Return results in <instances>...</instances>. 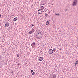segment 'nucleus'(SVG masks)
<instances>
[{"instance_id": "7", "label": "nucleus", "mask_w": 78, "mask_h": 78, "mask_svg": "<svg viewBox=\"0 0 78 78\" xmlns=\"http://www.w3.org/2000/svg\"><path fill=\"white\" fill-rule=\"evenodd\" d=\"M38 33V34L42 38V33L41 32H38L37 33Z\"/></svg>"}, {"instance_id": "25", "label": "nucleus", "mask_w": 78, "mask_h": 78, "mask_svg": "<svg viewBox=\"0 0 78 78\" xmlns=\"http://www.w3.org/2000/svg\"><path fill=\"white\" fill-rule=\"evenodd\" d=\"M17 66H20V64L18 63V64L17 65Z\"/></svg>"}, {"instance_id": "22", "label": "nucleus", "mask_w": 78, "mask_h": 78, "mask_svg": "<svg viewBox=\"0 0 78 78\" xmlns=\"http://www.w3.org/2000/svg\"><path fill=\"white\" fill-rule=\"evenodd\" d=\"M78 62H76L75 64H78Z\"/></svg>"}, {"instance_id": "28", "label": "nucleus", "mask_w": 78, "mask_h": 78, "mask_svg": "<svg viewBox=\"0 0 78 78\" xmlns=\"http://www.w3.org/2000/svg\"><path fill=\"white\" fill-rule=\"evenodd\" d=\"M1 17V14L0 15V18Z\"/></svg>"}, {"instance_id": "5", "label": "nucleus", "mask_w": 78, "mask_h": 78, "mask_svg": "<svg viewBox=\"0 0 78 78\" xmlns=\"http://www.w3.org/2000/svg\"><path fill=\"white\" fill-rule=\"evenodd\" d=\"M6 24H5V27H9V23L8 22H5Z\"/></svg>"}, {"instance_id": "15", "label": "nucleus", "mask_w": 78, "mask_h": 78, "mask_svg": "<svg viewBox=\"0 0 78 78\" xmlns=\"http://www.w3.org/2000/svg\"><path fill=\"white\" fill-rule=\"evenodd\" d=\"M55 16H59V15H60V14H59V13H55Z\"/></svg>"}, {"instance_id": "6", "label": "nucleus", "mask_w": 78, "mask_h": 78, "mask_svg": "<svg viewBox=\"0 0 78 78\" xmlns=\"http://www.w3.org/2000/svg\"><path fill=\"white\" fill-rule=\"evenodd\" d=\"M38 34V33H36L34 34V37H35L36 38H37V35Z\"/></svg>"}, {"instance_id": "17", "label": "nucleus", "mask_w": 78, "mask_h": 78, "mask_svg": "<svg viewBox=\"0 0 78 78\" xmlns=\"http://www.w3.org/2000/svg\"><path fill=\"white\" fill-rule=\"evenodd\" d=\"M2 58V56L0 55V59H1Z\"/></svg>"}, {"instance_id": "11", "label": "nucleus", "mask_w": 78, "mask_h": 78, "mask_svg": "<svg viewBox=\"0 0 78 78\" xmlns=\"http://www.w3.org/2000/svg\"><path fill=\"white\" fill-rule=\"evenodd\" d=\"M46 25H49V21H47L46 23Z\"/></svg>"}, {"instance_id": "27", "label": "nucleus", "mask_w": 78, "mask_h": 78, "mask_svg": "<svg viewBox=\"0 0 78 78\" xmlns=\"http://www.w3.org/2000/svg\"><path fill=\"white\" fill-rule=\"evenodd\" d=\"M56 71L57 72H58V70L57 69H56Z\"/></svg>"}, {"instance_id": "30", "label": "nucleus", "mask_w": 78, "mask_h": 78, "mask_svg": "<svg viewBox=\"0 0 78 78\" xmlns=\"http://www.w3.org/2000/svg\"><path fill=\"white\" fill-rule=\"evenodd\" d=\"M66 11H67V9H66V10H65Z\"/></svg>"}, {"instance_id": "13", "label": "nucleus", "mask_w": 78, "mask_h": 78, "mask_svg": "<svg viewBox=\"0 0 78 78\" xmlns=\"http://www.w3.org/2000/svg\"><path fill=\"white\" fill-rule=\"evenodd\" d=\"M41 9H42V10L43 9H44V6H41Z\"/></svg>"}, {"instance_id": "29", "label": "nucleus", "mask_w": 78, "mask_h": 78, "mask_svg": "<svg viewBox=\"0 0 78 78\" xmlns=\"http://www.w3.org/2000/svg\"><path fill=\"white\" fill-rule=\"evenodd\" d=\"M14 73V71H12V73Z\"/></svg>"}, {"instance_id": "24", "label": "nucleus", "mask_w": 78, "mask_h": 78, "mask_svg": "<svg viewBox=\"0 0 78 78\" xmlns=\"http://www.w3.org/2000/svg\"><path fill=\"white\" fill-rule=\"evenodd\" d=\"M78 62V60H77V61H76V62Z\"/></svg>"}, {"instance_id": "26", "label": "nucleus", "mask_w": 78, "mask_h": 78, "mask_svg": "<svg viewBox=\"0 0 78 78\" xmlns=\"http://www.w3.org/2000/svg\"><path fill=\"white\" fill-rule=\"evenodd\" d=\"M76 64H77L75 63V66H76Z\"/></svg>"}, {"instance_id": "21", "label": "nucleus", "mask_w": 78, "mask_h": 78, "mask_svg": "<svg viewBox=\"0 0 78 78\" xmlns=\"http://www.w3.org/2000/svg\"><path fill=\"white\" fill-rule=\"evenodd\" d=\"M48 15V14H46L45 15V16H47Z\"/></svg>"}, {"instance_id": "8", "label": "nucleus", "mask_w": 78, "mask_h": 78, "mask_svg": "<svg viewBox=\"0 0 78 78\" xmlns=\"http://www.w3.org/2000/svg\"><path fill=\"white\" fill-rule=\"evenodd\" d=\"M38 60L39 61H42V60H43V57H41L39 58Z\"/></svg>"}, {"instance_id": "4", "label": "nucleus", "mask_w": 78, "mask_h": 78, "mask_svg": "<svg viewBox=\"0 0 78 78\" xmlns=\"http://www.w3.org/2000/svg\"><path fill=\"white\" fill-rule=\"evenodd\" d=\"M76 3H77V0H75L73 3V5L75 6V5H76Z\"/></svg>"}, {"instance_id": "12", "label": "nucleus", "mask_w": 78, "mask_h": 78, "mask_svg": "<svg viewBox=\"0 0 78 78\" xmlns=\"http://www.w3.org/2000/svg\"><path fill=\"white\" fill-rule=\"evenodd\" d=\"M17 17H16L14 19H13V21H16V20H17Z\"/></svg>"}, {"instance_id": "10", "label": "nucleus", "mask_w": 78, "mask_h": 78, "mask_svg": "<svg viewBox=\"0 0 78 78\" xmlns=\"http://www.w3.org/2000/svg\"><path fill=\"white\" fill-rule=\"evenodd\" d=\"M51 77L52 78H56V76L55 75H53Z\"/></svg>"}, {"instance_id": "9", "label": "nucleus", "mask_w": 78, "mask_h": 78, "mask_svg": "<svg viewBox=\"0 0 78 78\" xmlns=\"http://www.w3.org/2000/svg\"><path fill=\"white\" fill-rule=\"evenodd\" d=\"M37 39H42V38L41 36H40L39 34H38L37 35Z\"/></svg>"}, {"instance_id": "31", "label": "nucleus", "mask_w": 78, "mask_h": 78, "mask_svg": "<svg viewBox=\"0 0 78 78\" xmlns=\"http://www.w3.org/2000/svg\"><path fill=\"white\" fill-rule=\"evenodd\" d=\"M76 25V24H75V25Z\"/></svg>"}, {"instance_id": "18", "label": "nucleus", "mask_w": 78, "mask_h": 78, "mask_svg": "<svg viewBox=\"0 0 78 78\" xmlns=\"http://www.w3.org/2000/svg\"><path fill=\"white\" fill-rule=\"evenodd\" d=\"M33 70H31V72H30L31 73H33Z\"/></svg>"}, {"instance_id": "1", "label": "nucleus", "mask_w": 78, "mask_h": 78, "mask_svg": "<svg viewBox=\"0 0 78 78\" xmlns=\"http://www.w3.org/2000/svg\"><path fill=\"white\" fill-rule=\"evenodd\" d=\"M36 45V43L33 42L32 44H31V45L32 46L33 48L35 47V45Z\"/></svg>"}, {"instance_id": "2", "label": "nucleus", "mask_w": 78, "mask_h": 78, "mask_svg": "<svg viewBox=\"0 0 78 78\" xmlns=\"http://www.w3.org/2000/svg\"><path fill=\"white\" fill-rule=\"evenodd\" d=\"M42 9H40L38 10V13L39 14H41L42 13Z\"/></svg>"}, {"instance_id": "16", "label": "nucleus", "mask_w": 78, "mask_h": 78, "mask_svg": "<svg viewBox=\"0 0 78 78\" xmlns=\"http://www.w3.org/2000/svg\"><path fill=\"white\" fill-rule=\"evenodd\" d=\"M35 74V72H33L32 73V75H34V74Z\"/></svg>"}, {"instance_id": "14", "label": "nucleus", "mask_w": 78, "mask_h": 78, "mask_svg": "<svg viewBox=\"0 0 78 78\" xmlns=\"http://www.w3.org/2000/svg\"><path fill=\"white\" fill-rule=\"evenodd\" d=\"M34 33V31L31 30L30 31L29 33L30 34H31V33Z\"/></svg>"}, {"instance_id": "3", "label": "nucleus", "mask_w": 78, "mask_h": 78, "mask_svg": "<svg viewBox=\"0 0 78 78\" xmlns=\"http://www.w3.org/2000/svg\"><path fill=\"white\" fill-rule=\"evenodd\" d=\"M53 51L51 49H49V50L48 53L50 55H51L53 53Z\"/></svg>"}, {"instance_id": "23", "label": "nucleus", "mask_w": 78, "mask_h": 78, "mask_svg": "<svg viewBox=\"0 0 78 78\" xmlns=\"http://www.w3.org/2000/svg\"><path fill=\"white\" fill-rule=\"evenodd\" d=\"M32 27H34V25H33V24H32V25L31 26Z\"/></svg>"}, {"instance_id": "20", "label": "nucleus", "mask_w": 78, "mask_h": 78, "mask_svg": "<svg viewBox=\"0 0 78 78\" xmlns=\"http://www.w3.org/2000/svg\"><path fill=\"white\" fill-rule=\"evenodd\" d=\"M19 56H20V55L19 54H17V57H19Z\"/></svg>"}, {"instance_id": "19", "label": "nucleus", "mask_w": 78, "mask_h": 78, "mask_svg": "<svg viewBox=\"0 0 78 78\" xmlns=\"http://www.w3.org/2000/svg\"><path fill=\"white\" fill-rule=\"evenodd\" d=\"M54 51H56V49L54 48V49L53 50Z\"/></svg>"}]
</instances>
